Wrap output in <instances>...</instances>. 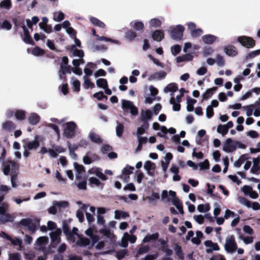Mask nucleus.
<instances>
[{
  "label": "nucleus",
  "mask_w": 260,
  "mask_h": 260,
  "mask_svg": "<svg viewBox=\"0 0 260 260\" xmlns=\"http://www.w3.org/2000/svg\"><path fill=\"white\" fill-rule=\"evenodd\" d=\"M158 237L159 234L158 233H155L151 235L147 234L143 239V242L147 243L152 240H156L158 239Z\"/></svg>",
  "instance_id": "c85d7f7f"
},
{
  "label": "nucleus",
  "mask_w": 260,
  "mask_h": 260,
  "mask_svg": "<svg viewBox=\"0 0 260 260\" xmlns=\"http://www.w3.org/2000/svg\"><path fill=\"white\" fill-rule=\"evenodd\" d=\"M242 108L246 111V115L249 117L252 115L253 111L255 109V104L244 106Z\"/></svg>",
  "instance_id": "72a5a7b5"
},
{
  "label": "nucleus",
  "mask_w": 260,
  "mask_h": 260,
  "mask_svg": "<svg viewBox=\"0 0 260 260\" xmlns=\"http://www.w3.org/2000/svg\"><path fill=\"white\" fill-rule=\"evenodd\" d=\"M169 196L172 198V200L176 198V193L175 191L170 190L168 192L167 190H164L161 193V199L162 200L166 199L167 202H169L171 201V198Z\"/></svg>",
  "instance_id": "2eb2a0df"
},
{
  "label": "nucleus",
  "mask_w": 260,
  "mask_h": 260,
  "mask_svg": "<svg viewBox=\"0 0 260 260\" xmlns=\"http://www.w3.org/2000/svg\"><path fill=\"white\" fill-rule=\"evenodd\" d=\"M193 56L189 53L185 54L182 56H179L176 58L177 62H181L183 61H189L192 60Z\"/></svg>",
  "instance_id": "393cba45"
},
{
  "label": "nucleus",
  "mask_w": 260,
  "mask_h": 260,
  "mask_svg": "<svg viewBox=\"0 0 260 260\" xmlns=\"http://www.w3.org/2000/svg\"><path fill=\"white\" fill-rule=\"evenodd\" d=\"M40 116L35 113H31L28 118L29 122L31 125L37 124L40 121Z\"/></svg>",
  "instance_id": "a878e982"
},
{
  "label": "nucleus",
  "mask_w": 260,
  "mask_h": 260,
  "mask_svg": "<svg viewBox=\"0 0 260 260\" xmlns=\"http://www.w3.org/2000/svg\"><path fill=\"white\" fill-rule=\"evenodd\" d=\"M72 84L73 86L74 90L77 92H79L80 89V81L74 77L71 78Z\"/></svg>",
  "instance_id": "ea45409f"
},
{
  "label": "nucleus",
  "mask_w": 260,
  "mask_h": 260,
  "mask_svg": "<svg viewBox=\"0 0 260 260\" xmlns=\"http://www.w3.org/2000/svg\"><path fill=\"white\" fill-rule=\"evenodd\" d=\"M90 241L88 238H80L76 242V244L79 246L85 247L90 244Z\"/></svg>",
  "instance_id": "c756f323"
},
{
  "label": "nucleus",
  "mask_w": 260,
  "mask_h": 260,
  "mask_svg": "<svg viewBox=\"0 0 260 260\" xmlns=\"http://www.w3.org/2000/svg\"><path fill=\"white\" fill-rule=\"evenodd\" d=\"M202 40L206 44H212L215 42L217 37L212 35H206L202 37Z\"/></svg>",
  "instance_id": "4be33fe9"
},
{
  "label": "nucleus",
  "mask_w": 260,
  "mask_h": 260,
  "mask_svg": "<svg viewBox=\"0 0 260 260\" xmlns=\"http://www.w3.org/2000/svg\"><path fill=\"white\" fill-rule=\"evenodd\" d=\"M238 200L240 204L246 206L248 208H252L254 210L260 209V204L258 202H251L243 197H239Z\"/></svg>",
  "instance_id": "0eeeda50"
},
{
  "label": "nucleus",
  "mask_w": 260,
  "mask_h": 260,
  "mask_svg": "<svg viewBox=\"0 0 260 260\" xmlns=\"http://www.w3.org/2000/svg\"><path fill=\"white\" fill-rule=\"evenodd\" d=\"M175 99L174 98H171L170 100V103L171 104L173 105V110L175 111H178L180 109V105L179 103H176Z\"/></svg>",
  "instance_id": "680f3d73"
},
{
  "label": "nucleus",
  "mask_w": 260,
  "mask_h": 260,
  "mask_svg": "<svg viewBox=\"0 0 260 260\" xmlns=\"http://www.w3.org/2000/svg\"><path fill=\"white\" fill-rule=\"evenodd\" d=\"M61 234V230L60 229H56L55 231L52 232L50 233V236L52 243L56 242L59 243L60 242L59 236Z\"/></svg>",
  "instance_id": "4468645a"
},
{
  "label": "nucleus",
  "mask_w": 260,
  "mask_h": 260,
  "mask_svg": "<svg viewBox=\"0 0 260 260\" xmlns=\"http://www.w3.org/2000/svg\"><path fill=\"white\" fill-rule=\"evenodd\" d=\"M62 228L64 234L68 237V238L74 241L75 239V236L73 235V234L70 230L69 224L67 220H64L62 221Z\"/></svg>",
  "instance_id": "9b49d317"
},
{
  "label": "nucleus",
  "mask_w": 260,
  "mask_h": 260,
  "mask_svg": "<svg viewBox=\"0 0 260 260\" xmlns=\"http://www.w3.org/2000/svg\"><path fill=\"white\" fill-rule=\"evenodd\" d=\"M129 216L127 212L120 211L119 210H115V218L116 219H119L120 217L125 218Z\"/></svg>",
  "instance_id": "8fccbe9b"
},
{
  "label": "nucleus",
  "mask_w": 260,
  "mask_h": 260,
  "mask_svg": "<svg viewBox=\"0 0 260 260\" xmlns=\"http://www.w3.org/2000/svg\"><path fill=\"white\" fill-rule=\"evenodd\" d=\"M8 207V204L3 203L0 206V222L5 223L7 222L12 221L13 220V217L8 213H6V210Z\"/></svg>",
  "instance_id": "f03ea898"
},
{
  "label": "nucleus",
  "mask_w": 260,
  "mask_h": 260,
  "mask_svg": "<svg viewBox=\"0 0 260 260\" xmlns=\"http://www.w3.org/2000/svg\"><path fill=\"white\" fill-rule=\"evenodd\" d=\"M178 89V87L175 83H172L168 84L166 88L164 89L165 92H174L176 91Z\"/></svg>",
  "instance_id": "f704fd0d"
},
{
  "label": "nucleus",
  "mask_w": 260,
  "mask_h": 260,
  "mask_svg": "<svg viewBox=\"0 0 260 260\" xmlns=\"http://www.w3.org/2000/svg\"><path fill=\"white\" fill-rule=\"evenodd\" d=\"M96 39H97V40L100 41L110 42L116 44H120L119 41L118 40H113L111 38H107V37H105L104 36L100 37L99 36H97Z\"/></svg>",
  "instance_id": "a19ab883"
},
{
  "label": "nucleus",
  "mask_w": 260,
  "mask_h": 260,
  "mask_svg": "<svg viewBox=\"0 0 260 260\" xmlns=\"http://www.w3.org/2000/svg\"><path fill=\"white\" fill-rule=\"evenodd\" d=\"M238 41L244 47L247 48H252L255 46V41L250 37L241 36L238 38Z\"/></svg>",
  "instance_id": "6e6552de"
},
{
  "label": "nucleus",
  "mask_w": 260,
  "mask_h": 260,
  "mask_svg": "<svg viewBox=\"0 0 260 260\" xmlns=\"http://www.w3.org/2000/svg\"><path fill=\"white\" fill-rule=\"evenodd\" d=\"M44 138L43 136H36L34 141H28L26 143L23 145V147L24 149H27L28 150L36 149L39 146V142L44 141Z\"/></svg>",
  "instance_id": "39448f33"
},
{
  "label": "nucleus",
  "mask_w": 260,
  "mask_h": 260,
  "mask_svg": "<svg viewBox=\"0 0 260 260\" xmlns=\"http://www.w3.org/2000/svg\"><path fill=\"white\" fill-rule=\"evenodd\" d=\"M217 87H214L211 88H209L206 90V91L202 95L203 99H207L211 97L213 94L214 92L216 91Z\"/></svg>",
  "instance_id": "4c0bfd02"
},
{
  "label": "nucleus",
  "mask_w": 260,
  "mask_h": 260,
  "mask_svg": "<svg viewBox=\"0 0 260 260\" xmlns=\"http://www.w3.org/2000/svg\"><path fill=\"white\" fill-rule=\"evenodd\" d=\"M21 255L18 253H13L9 254V260H20Z\"/></svg>",
  "instance_id": "774afa93"
},
{
  "label": "nucleus",
  "mask_w": 260,
  "mask_h": 260,
  "mask_svg": "<svg viewBox=\"0 0 260 260\" xmlns=\"http://www.w3.org/2000/svg\"><path fill=\"white\" fill-rule=\"evenodd\" d=\"M197 209L200 212H205L210 210V207L208 204L205 205L200 204L198 206Z\"/></svg>",
  "instance_id": "de8ad7c7"
},
{
  "label": "nucleus",
  "mask_w": 260,
  "mask_h": 260,
  "mask_svg": "<svg viewBox=\"0 0 260 260\" xmlns=\"http://www.w3.org/2000/svg\"><path fill=\"white\" fill-rule=\"evenodd\" d=\"M12 7L11 0H3L0 2V8L7 10H10Z\"/></svg>",
  "instance_id": "2f4dec72"
},
{
  "label": "nucleus",
  "mask_w": 260,
  "mask_h": 260,
  "mask_svg": "<svg viewBox=\"0 0 260 260\" xmlns=\"http://www.w3.org/2000/svg\"><path fill=\"white\" fill-rule=\"evenodd\" d=\"M152 37L154 40L160 41L164 38V35L161 30H156L152 34Z\"/></svg>",
  "instance_id": "7c9ffc66"
},
{
  "label": "nucleus",
  "mask_w": 260,
  "mask_h": 260,
  "mask_svg": "<svg viewBox=\"0 0 260 260\" xmlns=\"http://www.w3.org/2000/svg\"><path fill=\"white\" fill-rule=\"evenodd\" d=\"M224 248L228 252H233L237 249V245L234 235H231L226 239Z\"/></svg>",
  "instance_id": "423d86ee"
},
{
  "label": "nucleus",
  "mask_w": 260,
  "mask_h": 260,
  "mask_svg": "<svg viewBox=\"0 0 260 260\" xmlns=\"http://www.w3.org/2000/svg\"><path fill=\"white\" fill-rule=\"evenodd\" d=\"M137 36L136 33L133 31L129 30L125 34V38L129 41L133 40Z\"/></svg>",
  "instance_id": "bf43d9fd"
},
{
  "label": "nucleus",
  "mask_w": 260,
  "mask_h": 260,
  "mask_svg": "<svg viewBox=\"0 0 260 260\" xmlns=\"http://www.w3.org/2000/svg\"><path fill=\"white\" fill-rule=\"evenodd\" d=\"M39 26L41 29L47 34L51 33L52 31V28L50 25L46 24L43 25V24L39 23Z\"/></svg>",
  "instance_id": "13d9d810"
},
{
  "label": "nucleus",
  "mask_w": 260,
  "mask_h": 260,
  "mask_svg": "<svg viewBox=\"0 0 260 260\" xmlns=\"http://www.w3.org/2000/svg\"><path fill=\"white\" fill-rule=\"evenodd\" d=\"M83 86L85 88L87 89L89 87L93 88L94 87V84L90 81V80L86 76H84L83 77Z\"/></svg>",
  "instance_id": "a18cd8bd"
},
{
  "label": "nucleus",
  "mask_w": 260,
  "mask_h": 260,
  "mask_svg": "<svg viewBox=\"0 0 260 260\" xmlns=\"http://www.w3.org/2000/svg\"><path fill=\"white\" fill-rule=\"evenodd\" d=\"M134 170V167L127 165L124 167L121 171L122 177L128 178L129 175L133 173Z\"/></svg>",
  "instance_id": "5701e85b"
},
{
  "label": "nucleus",
  "mask_w": 260,
  "mask_h": 260,
  "mask_svg": "<svg viewBox=\"0 0 260 260\" xmlns=\"http://www.w3.org/2000/svg\"><path fill=\"white\" fill-rule=\"evenodd\" d=\"M236 146L233 142L231 139H227L224 143L222 147V150L227 153L232 152L236 149Z\"/></svg>",
  "instance_id": "9d476101"
},
{
  "label": "nucleus",
  "mask_w": 260,
  "mask_h": 260,
  "mask_svg": "<svg viewBox=\"0 0 260 260\" xmlns=\"http://www.w3.org/2000/svg\"><path fill=\"white\" fill-rule=\"evenodd\" d=\"M228 131L227 127L224 125L219 124L217 126V132L222 136L225 135L228 133Z\"/></svg>",
  "instance_id": "603ef678"
},
{
  "label": "nucleus",
  "mask_w": 260,
  "mask_h": 260,
  "mask_svg": "<svg viewBox=\"0 0 260 260\" xmlns=\"http://www.w3.org/2000/svg\"><path fill=\"white\" fill-rule=\"evenodd\" d=\"M127 254L128 251L126 249H122L116 252V257L118 259H122Z\"/></svg>",
  "instance_id": "864d4df0"
},
{
  "label": "nucleus",
  "mask_w": 260,
  "mask_h": 260,
  "mask_svg": "<svg viewBox=\"0 0 260 260\" xmlns=\"http://www.w3.org/2000/svg\"><path fill=\"white\" fill-rule=\"evenodd\" d=\"M203 32L202 29L198 28L192 30L191 32H190V34L192 38H197L203 34Z\"/></svg>",
  "instance_id": "338daca9"
},
{
  "label": "nucleus",
  "mask_w": 260,
  "mask_h": 260,
  "mask_svg": "<svg viewBox=\"0 0 260 260\" xmlns=\"http://www.w3.org/2000/svg\"><path fill=\"white\" fill-rule=\"evenodd\" d=\"M170 171L173 174V179H180L178 174V168L176 165L172 166Z\"/></svg>",
  "instance_id": "37998d69"
},
{
  "label": "nucleus",
  "mask_w": 260,
  "mask_h": 260,
  "mask_svg": "<svg viewBox=\"0 0 260 260\" xmlns=\"http://www.w3.org/2000/svg\"><path fill=\"white\" fill-rule=\"evenodd\" d=\"M133 27L136 30H141L144 28V24L141 21H135L134 22Z\"/></svg>",
  "instance_id": "3c124183"
},
{
  "label": "nucleus",
  "mask_w": 260,
  "mask_h": 260,
  "mask_svg": "<svg viewBox=\"0 0 260 260\" xmlns=\"http://www.w3.org/2000/svg\"><path fill=\"white\" fill-rule=\"evenodd\" d=\"M90 20L93 25L99 26V27L104 28L105 26L104 23L96 18L91 17L90 18Z\"/></svg>",
  "instance_id": "58836bf2"
},
{
  "label": "nucleus",
  "mask_w": 260,
  "mask_h": 260,
  "mask_svg": "<svg viewBox=\"0 0 260 260\" xmlns=\"http://www.w3.org/2000/svg\"><path fill=\"white\" fill-rule=\"evenodd\" d=\"M259 55H260V49L250 52L246 55V59L248 60L251 58H253Z\"/></svg>",
  "instance_id": "6e6d98bb"
},
{
  "label": "nucleus",
  "mask_w": 260,
  "mask_h": 260,
  "mask_svg": "<svg viewBox=\"0 0 260 260\" xmlns=\"http://www.w3.org/2000/svg\"><path fill=\"white\" fill-rule=\"evenodd\" d=\"M12 28V25L10 23L9 21L8 20H5L2 22V23H1V28L6 29V30H10Z\"/></svg>",
  "instance_id": "e2e57ef3"
},
{
  "label": "nucleus",
  "mask_w": 260,
  "mask_h": 260,
  "mask_svg": "<svg viewBox=\"0 0 260 260\" xmlns=\"http://www.w3.org/2000/svg\"><path fill=\"white\" fill-rule=\"evenodd\" d=\"M148 123H143L140 127H138L137 131V136L140 137L144 134L146 130L148 128Z\"/></svg>",
  "instance_id": "c9c22d12"
},
{
  "label": "nucleus",
  "mask_w": 260,
  "mask_h": 260,
  "mask_svg": "<svg viewBox=\"0 0 260 260\" xmlns=\"http://www.w3.org/2000/svg\"><path fill=\"white\" fill-rule=\"evenodd\" d=\"M124 131V125L123 124L117 122V126L116 127V135L118 137H121Z\"/></svg>",
  "instance_id": "79ce46f5"
},
{
  "label": "nucleus",
  "mask_w": 260,
  "mask_h": 260,
  "mask_svg": "<svg viewBox=\"0 0 260 260\" xmlns=\"http://www.w3.org/2000/svg\"><path fill=\"white\" fill-rule=\"evenodd\" d=\"M64 13L61 11L54 12L53 13V19L56 22H59L64 19Z\"/></svg>",
  "instance_id": "e433bc0d"
},
{
  "label": "nucleus",
  "mask_w": 260,
  "mask_h": 260,
  "mask_svg": "<svg viewBox=\"0 0 260 260\" xmlns=\"http://www.w3.org/2000/svg\"><path fill=\"white\" fill-rule=\"evenodd\" d=\"M166 76V73L164 71H160L158 72H156L153 75H151L148 80H160L161 79H164Z\"/></svg>",
  "instance_id": "b1692460"
},
{
  "label": "nucleus",
  "mask_w": 260,
  "mask_h": 260,
  "mask_svg": "<svg viewBox=\"0 0 260 260\" xmlns=\"http://www.w3.org/2000/svg\"><path fill=\"white\" fill-rule=\"evenodd\" d=\"M184 31V27L181 25H178L176 27H173L171 32V36L174 40H180L183 37Z\"/></svg>",
  "instance_id": "1a4fd4ad"
},
{
  "label": "nucleus",
  "mask_w": 260,
  "mask_h": 260,
  "mask_svg": "<svg viewBox=\"0 0 260 260\" xmlns=\"http://www.w3.org/2000/svg\"><path fill=\"white\" fill-rule=\"evenodd\" d=\"M224 51L228 55L230 56H235L237 54L236 48L232 46L225 47Z\"/></svg>",
  "instance_id": "bb28decb"
},
{
  "label": "nucleus",
  "mask_w": 260,
  "mask_h": 260,
  "mask_svg": "<svg viewBox=\"0 0 260 260\" xmlns=\"http://www.w3.org/2000/svg\"><path fill=\"white\" fill-rule=\"evenodd\" d=\"M74 168L78 175L82 174L84 172V167L77 162L74 163Z\"/></svg>",
  "instance_id": "052dcab7"
},
{
  "label": "nucleus",
  "mask_w": 260,
  "mask_h": 260,
  "mask_svg": "<svg viewBox=\"0 0 260 260\" xmlns=\"http://www.w3.org/2000/svg\"><path fill=\"white\" fill-rule=\"evenodd\" d=\"M159 249L165 252L167 256H171L173 254L172 250L168 248V245L161 246Z\"/></svg>",
  "instance_id": "5fc2aeb1"
},
{
  "label": "nucleus",
  "mask_w": 260,
  "mask_h": 260,
  "mask_svg": "<svg viewBox=\"0 0 260 260\" xmlns=\"http://www.w3.org/2000/svg\"><path fill=\"white\" fill-rule=\"evenodd\" d=\"M19 165L15 161L8 159L3 163V172L5 175H10L11 179H15L17 176Z\"/></svg>",
  "instance_id": "f257e3e1"
},
{
  "label": "nucleus",
  "mask_w": 260,
  "mask_h": 260,
  "mask_svg": "<svg viewBox=\"0 0 260 260\" xmlns=\"http://www.w3.org/2000/svg\"><path fill=\"white\" fill-rule=\"evenodd\" d=\"M149 24L152 27H158L161 25V21L159 19L153 18L149 21Z\"/></svg>",
  "instance_id": "09e8293b"
},
{
  "label": "nucleus",
  "mask_w": 260,
  "mask_h": 260,
  "mask_svg": "<svg viewBox=\"0 0 260 260\" xmlns=\"http://www.w3.org/2000/svg\"><path fill=\"white\" fill-rule=\"evenodd\" d=\"M260 162V157L258 156L256 158H253V166L250 169V172L253 174H258L260 171V166L259 165Z\"/></svg>",
  "instance_id": "dca6fc26"
},
{
  "label": "nucleus",
  "mask_w": 260,
  "mask_h": 260,
  "mask_svg": "<svg viewBox=\"0 0 260 260\" xmlns=\"http://www.w3.org/2000/svg\"><path fill=\"white\" fill-rule=\"evenodd\" d=\"M97 86L102 88H105L108 86V82L106 79L104 78H100L96 80Z\"/></svg>",
  "instance_id": "c03bdc74"
},
{
  "label": "nucleus",
  "mask_w": 260,
  "mask_h": 260,
  "mask_svg": "<svg viewBox=\"0 0 260 260\" xmlns=\"http://www.w3.org/2000/svg\"><path fill=\"white\" fill-rule=\"evenodd\" d=\"M15 124L10 121H7L2 123L3 129L6 132H12L15 128Z\"/></svg>",
  "instance_id": "aec40b11"
},
{
  "label": "nucleus",
  "mask_w": 260,
  "mask_h": 260,
  "mask_svg": "<svg viewBox=\"0 0 260 260\" xmlns=\"http://www.w3.org/2000/svg\"><path fill=\"white\" fill-rule=\"evenodd\" d=\"M15 116L17 120H24L25 118V112L23 110H17L15 113Z\"/></svg>",
  "instance_id": "49530a36"
},
{
  "label": "nucleus",
  "mask_w": 260,
  "mask_h": 260,
  "mask_svg": "<svg viewBox=\"0 0 260 260\" xmlns=\"http://www.w3.org/2000/svg\"><path fill=\"white\" fill-rule=\"evenodd\" d=\"M89 138L93 142L96 143H101L103 142L100 137L93 131L90 132Z\"/></svg>",
  "instance_id": "cd10ccee"
},
{
  "label": "nucleus",
  "mask_w": 260,
  "mask_h": 260,
  "mask_svg": "<svg viewBox=\"0 0 260 260\" xmlns=\"http://www.w3.org/2000/svg\"><path fill=\"white\" fill-rule=\"evenodd\" d=\"M23 31V36H22L23 41L27 44H31L32 40L29 34V31L26 26L23 25L22 26Z\"/></svg>",
  "instance_id": "a211bd4d"
},
{
  "label": "nucleus",
  "mask_w": 260,
  "mask_h": 260,
  "mask_svg": "<svg viewBox=\"0 0 260 260\" xmlns=\"http://www.w3.org/2000/svg\"><path fill=\"white\" fill-rule=\"evenodd\" d=\"M249 158L248 154H244L242 155L234 163V166L236 168H239L243 162Z\"/></svg>",
  "instance_id": "412c9836"
},
{
  "label": "nucleus",
  "mask_w": 260,
  "mask_h": 260,
  "mask_svg": "<svg viewBox=\"0 0 260 260\" xmlns=\"http://www.w3.org/2000/svg\"><path fill=\"white\" fill-rule=\"evenodd\" d=\"M76 126V123L73 121L67 122L63 129V136L67 138H72L75 135Z\"/></svg>",
  "instance_id": "7ed1b4c3"
},
{
  "label": "nucleus",
  "mask_w": 260,
  "mask_h": 260,
  "mask_svg": "<svg viewBox=\"0 0 260 260\" xmlns=\"http://www.w3.org/2000/svg\"><path fill=\"white\" fill-rule=\"evenodd\" d=\"M144 168L150 176H153L154 174L155 165L153 162L149 160L146 161L145 162Z\"/></svg>",
  "instance_id": "f8f14e48"
},
{
  "label": "nucleus",
  "mask_w": 260,
  "mask_h": 260,
  "mask_svg": "<svg viewBox=\"0 0 260 260\" xmlns=\"http://www.w3.org/2000/svg\"><path fill=\"white\" fill-rule=\"evenodd\" d=\"M122 108L124 111H130V113L132 115H137L138 114V108L133 104V103L129 101L122 100H121Z\"/></svg>",
  "instance_id": "20e7f679"
},
{
  "label": "nucleus",
  "mask_w": 260,
  "mask_h": 260,
  "mask_svg": "<svg viewBox=\"0 0 260 260\" xmlns=\"http://www.w3.org/2000/svg\"><path fill=\"white\" fill-rule=\"evenodd\" d=\"M176 255L178 256L179 259L183 260L184 258V255L181 247L178 244H176L174 247Z\"/></svg>",
  "instance_id": "473e14b6"
},
{
  "label": "nucleus",
  "mask_w": 260,
  "mask_h": 260,
  "mask_svg": "<svg viewBox=\"0 0 260 260\" xmlns=\"http://www.w3.org/2000/svg\"><path fill=\"white\" fill-rule=\"evenodd\" d=\"M160 198L159 194L157 192H153L151 196L147 197V199L148 200L149 203H152L155 200H158Z\"/></svg>",
  "instance_id": "69168bd1"
},
{
  "label": "nucleus",
  "mask_w": 260,
  "mask_h": 260,
  "mask_svg": "<svg viewBox=\"0 0 260 260\" xmlns=\"http://www.w3.org/2000/svg\"><path fill=\"white\" fill-rule=\"evenodd\" d=\"M88 173L90 175H95L100 179H104L105 175L102 172V170L99 168L93 167L88 170Z\"/></svg>",
  "instance_id": "6ab92c4d"
},
{
  "label": "nucleus",
  "mask_w": 260,
  "mask_h": 260,
  "mask_svg": "<svg viewBox=\"0 0 260 260\" xmlns=\"http://www.w3.org/2000/svg\"><path fill=\"white\" fill-rule=\"evenodd\" d=\"M150 250V247L148 245H145L141 246L138 251L137 254L141 255L144 253H147Z\"/></svg>",
  "instance_id": "4d7b16f0"
},
{
  "label": "nucleus",
  "mask_w": 260,
  "mask_h": 260,
  "mask_svg": "<svg viewBox=\"0 0 260 260\" xmlns=\"http://www.w3.org/2000/svg\"><path fill=\"white\" fill-rule=\"evenodd\" d=\"M71 69L68 65L60 64V70L58 73L59 79L62 80L65 78V77H63V75H64L67 73H71Z\"/></svg>",
  "instance_id": "f3484780"
},
{
  "label": "nucleus",
  "mask_w": 260,
  "mask_h": 260,
  "mask_svg": "<svg viewBox=\"0 0 260 260\" xmlns=\"http://www.w3.org/2000/svg\"><path fill=\"white\" fill-rule=\"evenodd\" d=\"M141 119L144 123H148V122L151 119L152 113L150 110H142L141 112Z\"/></svg>",
  "instance_id": "ddd939ff"
},
{
  "label": "nucleus",
  "mask_w": 260,
  "mask_h": 260,
  "mask_svg": "<svg viewBox=\"0 0 260 260\" xmlns=\"http://www.w3.org/2000/svg\"><path fill=\"white\" fill-rule=\"evenodd\" d=\"M91 152H88L85 156L83 157V162L86 165H89L92 162V158L90 157Z\"/></svg>",
  "instance_id": "0e129e2a"
}]
</instances>
